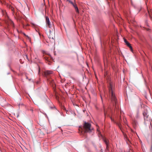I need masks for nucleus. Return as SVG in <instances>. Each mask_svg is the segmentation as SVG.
I'll use <instances>...</instances> for the list:
<instances>
[{
    "label": "nucleus",
    "mask_w": 152,
    "mask_h": 152,
    "mask_svg": "<svg viewBox=\"0 0 152 152\" xmlns=\"http://www.w3.org/2000/svg\"><path fill=\"white\" fill-rule=\"evenodd\" d=\"M109 84L108 88L110 97L112 102L114 106H115V110H118L119 109V105L117 103V99L115 93V84L111 81H109Z\"/></svg>",
    "instance_id": "nucleus-1"
},
{
    "label": "nucleus",
    "mask_w": 152,
    "mask_h": 152,
    "mask_svg": "<svg viewBox=\"0 0 152 152\" xmlns=\"http://www.w3.org/2000/svg\"><path fill=\"white\" fill-rule=\"evenodd\" d=\"M91 124L89 123L85 122L83 124V130L85 132H90L93 128H91Z\"/></svg>",
    "instance_id": "nucleus-2"
},
{
    "label": "nucleus",
    "mask_w": 152,
    "mask_h": 152,
    "mask_svg": "<svg viewBox=\"0 0 152 152\" xmlns=\"http://www.w3.org/2000/svg\"><path fill=\"white\" fill-rule=\"evenodd\" d=\"M52 28L50 29L48 33L47 34L50 39H54L55 38V30L53 26H51Z\"/></svg>",
    "instance_id": "nucleus-3"
},
{
    "label": "nucleus",
    "mask_w": 152,
    "mask_h": 152,
    "mask_svg": "<svg viewBox=\"0 0 152 152\" xmlns=\"http://www.w3.org/2000/svg\"><path fill=\"white\" fill-rule=\"evenodd\" d=\"M148 111L146 109V110H145L143 113L145 120H146L147 121L150 119L149 115V113H150L151 114H152L151 113L149 109L148 108Z\"/></svg>",
    "instance_id": "nucleus-4"
},
{
    "label": "nucleus",
    "mask_w": 152,
    "mask_h": 152,
    "mask_svg": "<svg viewBox=\"0 0 152 152\" xmlns=\"http://www.w3.org/2000/svg\"><path fill=\"white\" fill-rule=\"evenodd\" d=\"M46 23L48 26L50 28H52L51 26L53 25V24H50L49 19L48 17L47 16L46 17Z\"/></svg>",
    "instance_id": "nucleus-5"
},
{
    "label": "nucleus",
    "mask_w": 152,
    "mask_h": 152,
    "mask_svg": "<svg viewBox=\"0 0 152 152\" xmlns=\"http://www.w3.org/2000/svg\"><path fill=\"white\" fill-rule=\"evenodd\" d=\"M45 60L48 62H50L51 59V56L50 55H45L43 56Z\"/></svg>",
    "instance_id": "nucleus-6"
},
{
    "label": "nucleus",
    "mask_w": 152,
    "mask_h": 152,
    "mask_svg": "<svg viewBox=\"0 0 152 152\" xmlns=\"http://www.w3.org/2000/svg\"><path fill=\"white\" fill-rule=\"evenodd\" d=\"M121 120V117H120V120H119V122H118V123H116V124L117 125L119 126V128H120V130L122 132H123V134L124 136V137H127V136L126 135V134H125L123 131L122 130V126H121V124H120V120Z\"/></svg>",
    "instance_id": "nucleus-7"
},
{
    "label": "nucleus",
    "mask_w": 152,
    "mask_h": 152,
    "mask_svg": "<svg viewBox=\"0 0 152 152\" xmlns=\"http://www.w3.org/2000/svg\"><path fill=\"white\" fill-rule=\"evenodd\" d=\"M53 71H46L44 72V75L46 77H48L52 73Z\"/></svg>",
    "instance_id": "nucleus-8"
},
{
    "label": "nucleus",
    "mask_w": 152,
    "mask_h": 152,
    "mask_svg": "<svg viewBox=\"0 0 152 152\" xmlns=\"http://www.w3.org/2000/svg\"><path fill=\"white\" fill-rule=\"evenodd\" d=\"M124 42L126 43V44L127 45V46L129 47L131 49V50H132V47L131 45V44L129 43L127 41V40L124 39Z\"/></svg>",
    "instance_id": "nucleus-9"
},
{
    "label": "nucleus",
    "mask_w": 152,
    "mask_h": 152,
    "mask_svg": "<svg viewBox=\"0 0 152 152\" xmlns=\"http://www.w3.org/2000/svg\"><path fill=\"white\" fill-rule=\"evenodd\" d=\"M10 9L12 11V13L13 14V15H14V16L15 18H17V17L18 16V15L17 14V13H16L15 14V15H14V14L15 12H14V8L11 7L10 8Z\"/></svg>",
    "instance_id": "nucleus-10"
},
{
    "label": "nucleus",
    "mask_w": 152,
    "mask_h": 152,
    "mask_svg": "<svg viewBox=\"0 0 152 152\" xmlns=\"http://www.w3.org/2000/svg\"><path fill=\"white\" fill-rule=\"evenodd\" d=\"M75 10L76 12L77 13H79V10L78 9V8L77 7V5H76L75 7H74Z\"/></svg>",
    "instance_id": "nucleus-11"
},
{
    "label": "nucleus",
    "mask_w": 152,
    "mask_h": 152,
    "mask_svg": "<svg viewBox=\"0 0 152 152\" xmlns=\"http://www.w3.org/2000/svg\"><path fill=\"white\" fill-rule=\"evenodd\" d=\"M104 142H105V143L106 145L107 148L108 147V141L106 139H104Z\"/></svg>",
    "instance_id": "nucleus-12"
},
{
    "label": "nucleus",
    "mask_w": 152,
    "mask_h": 152,
    "mask_svg": "<svg viewBox=\"0 0 152 152\" xmlns=\"http://www.w3.org/2000/svg\"><path fill=\"white\" fill-rule=\"evenodd\" d=\"M50 83H51L52 85L53 86L54 85H55V83L54 82V81L53 80H52L51 82H50Z\"/></svg>",
    "instance_id": "nucleus-13"
},
{
    "label": "nucleus",
    "mask_w": 152,
    "mask_h": 152,
    "mask_svg": "<svg viewBox=\"0 0 152 152\" xmlns=\"http://www.w3.org/2000/svg\"><path fill=\"white\" fill-rule=\"evenodd\" d=\"M72 5L74 7H75L76 5V4L75 3H73L72 4Z\"/></svg>",
    "instance_id": "nucleus-14"
},
{
    "label": "nucleus",
    "mask_w": 152,
    "mask_h": 152,
    "mask_svg": "<svg viewBox=\"0 0 152 152\" xmlns=\"http://www.w3.org/2000/svg\"><path fill=\"white\" fill-rule=\"evenodd\" d=\"M67 1L69 2V3H70L71 4H72L73 3L72 1L70 0H67Z\"/></svg>",
    "instance_id": "nucleus-15"
},
{
    "label": "nucleus",
    "mask_w": 152,
    "mask_h": 152,
    "mask_svg": "<svg viewBox=\"0 0 152 152\" xmlns=\"http://www.w3.org/2000/svg\"><path fill=\"white\" fill-rule=\"evenodd\" d=\"M31 24H32V26L33 27H36V25L34 23H31Z\"/></svg>",
    "instance_id": "nucleus-16"
},
{
    "label": "nucleus",
    "mask_w": 152,
    "mask_h": 152,
    "mask_svg": "<svg viewBox=\"0 0 152 152\" xmlns=\"http://www.w3.org/2000/svg\"><path fill=\"white\" fill-rule=\"evenodd\" d=\"M11 24L13 26H14V23L12 21H11Z\"/></svg>",
    "instance_id": "nucleus-17"
},
{
    "label": "nucleus",
    "mask_w": 152,
    "mask_h": 152,
    "mask_svg": "<svg viewBox=\"0 0 152 152\" xmlns=\"http://www.w3.org/2000/svg\"><path fill=\"white\" fill-rule=\"evenodd\" d=\"M148 12L149 13V15H150V13H149V11H148ZM149 16H150V17L151 18V16L150 15H149Z\"/></svg>",
    "instance_id": "nucleus-18"
},
{
    "label": "nucleus",
    "mask_w": 152,
    "mask_h": 152,
    "mask_svg": "<svg viewBox=\"0 0 152 152\" xmlns=\"http://www.w3.org/2000/svg\"><path fill=\"white\" fill-rule=\"evenodd\" d=\"M63 109L64 110H66L65 108L64 107H63Z\"/></svg>",
    "instance_id": "nucleus-19"
},
{
    "label": "nucleus",
    "mask_w": 152,
    "mask_h": 152,
    "mask_svg": "<svg viewBox=\"0 0 152 152\" xmlns=\"http://www.w3.org/2000/svg\"><path fill=\"white\" fill-rule=\"evenodd\" d=\"M40 69V68L39 67V72Z\"/></svg>",
    "instance_id": "nucleus-20"
},
{
    "label": "nucleus",
    "mask_w": 152,
    "mask_h": 152,
    "mask_svg": "<svg viewBox=\"0 0 152 152\" xmlns=\"http://www.w3.org/2000/svg\"><path fill=\"white\" fill-rule=\"evenodd\" d=\"M97 131H99L98 128H97Z\"/></svg>",
    "instance_id": "nucleus-21"
},
{
    "label": "nucleus",
    "mask_w": 152,
    "mask_h": 152,
    "mask_svg": "<svg viewBox=\"0 0 152 152\" xmlns=\"http://www.w3.org/2000/svg\"><path fill=\"white\" fill-rule=\"evenodd\" d=\"M149 30V29H147V30H148V31Z\"/></svg>",
    "instance_id": "nucleus-22"
},
{
    "label": "nucleus",
    "mask_w": 152,
    "mask_h": 152,
    "mask_svg": "<svg viewBox=\"0 0 152 152\" xmlns=\"http://www.w3.org/2000/svg\"><path fill=\"white\" fill-rule=\"evenodd\" d=\"M28 39H30V38H29V37H28Z\"/></svg>",
    "instance_id": "nucleus-23"
},
{
    "label": "nucleus",
    "mask_w": 152,
    "mask_h": 152,
    "mask_svg": "<svg viewBox=\"0 0 152 152\" xmlns=\"http://www.w3.org/2000/svg\"><path fill=\"white\" fill-rule=\"evenodd\" d=\"M124 119H124V118L123 119H124V121H125Z\"/></svg>",
    "instance_id": "nucleus-24"
},
{
    "label": "nucleus",
    "mask_w": 152,
    "mask_h": 152,
    "mask_svg": "<svg viewBox=\"0 0 152 152\" xmlns=\"http://www.w3.org/2000/svg\"><path fill=\"white\" fill-rule=\"evenodd\" d=\"M104 115H105V112H104Z\"/></svg>",
    "instance_id": "nucleus-25"
},
{
    "label": "nucleus",
    "mask_w": 152,
    "mask_h": 152,
    "mask_svg": "<svg viewBox=\"0 0 152 152\" xmlns=\"http://www.w3.org/2000/svg\"><path fill=\"white\" fill-rule=\"evenodd\" d=\"M101 98L102 99V96H101Z\"/></svg>",
    "instance_id": "nucleus-26"
}]
</instances>
